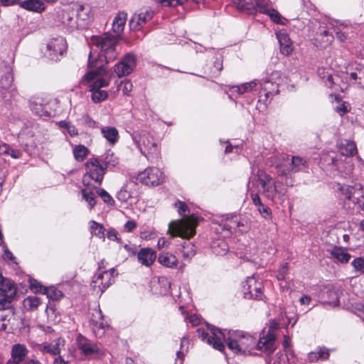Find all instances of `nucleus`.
<instances>
[{
	"mask_svg": "<svg viewBox=\"0 0 364 364\" xmlns=\"http://www.w3.org/2000/svg\"><path fill=\"white\" fill-rule=\"evenodd\" d=\"M197 332L199 338L219 351L224 350L225 341L228 347L236 354H255V338L247 333L228 331L226 333V330L223 332L212 326H208L206 330L198 328Z\"/></svg>",
	"mask_w": 364,
	"mask_h": 364,
	"instance_id": "nucleus-1",
	"label": "nucleus"
},
{
	"mask_svg": "<svg viewBox=\"0 0 364 364\" xmlns=\"http://www.w3.org/2000/svg\"><path fill=\"white\" fill-rule=\"evenodd\" d=\"M90 43L100 50L101 58L98 59L97 56L95 55L92 48L88 58L89 71L85 75L82 80L87 82H91L105 71V68L102 63L104 60L108 63L114 60L118 55L117 50L118 38L117 36L109 33L93 36L90 39Z\"/></svg>",
	"mask_w": 364,
	"mask_h": 364,
	"instance_id": "nucleus-2",
	"label": "nucleus"
},
{
	"mask_svg": "<svg viewBox=\"0 0 364 364\" xmlns=\"http://www.w3.org/2000/svg\"><path fill=\"white\" fill-rule=\"evenodd\" d=\"M259 191L267 200L274 202L278 199L282 204L285 200L287 190L281 183L275 181L266 172L259 170L257 174Z\"/></svg>",
	"mask_w": 364,
	"mask_h": 364,
	"instance_id": "nucleus-3",
	"label": "nucleus"
},
{
	"mask_svg": "<svg viewBox=\"0 0 364 364\" xmlns=\"http://www.w3.org/2000/svg\"><path fill=\"white\" fill-rule=\"evenodd\" d=\"M132 140L136 147L148 161L154 162L160 157V150L154 136L146 131L142 130L134 132Z\"/></svg>",
	"mask_w": 364,
	"mask_h": 364,
	"instance_id": "nucleus-4",
	"label": "nucleus"
},
{
	"mask_svg": "<svg viewBox=\"0 0 364 364\" xmlns=\"http://www.w3.org/2000/svg\"><path fill=\"white\" fill-rule=\"evenodd\" d=\"M198 225V218L192 215L190 217L172 221L168 225V234L172 237H180L189 240L196 235V228Z\"/></svg>",
	"mask_w": 364,
	"mask_h": 364,
	"instance_id": "nucleus-5",
	"label": "nucleus"
},
{
	"mask_svg": "<svg viewBox=\"0 0 364 364\" xmlns=\"http://www.w3.org/2000/svg\"><path fill=\"white\" fill-rule=\"evenodd\" d=\"M275 168L278 176H287L291 173H296L306 168V161L299 156H289L281 154L277 156Z\"/></svg>",
	"mask_w": 364,
	"mask_h": 364,
	"instance_id": "nucleus-6",
	"label": "nucleus"
},
{
	"mask_svg": "<svg viewBox=\"0 0 364 364\" xmlns=\"http://www.w3.org/2000/svg\"><path fill=\"white\" fill-rule=\"evenodd\" d=\"M86 173L82 182L85 186H92L91 181L100 185L105 173L106 167L98 158H90L85 164Z\"/></svg>",
	"mask_w": 364,
	"mask_h": 364,
	"instance_id": "nucleus-7",
	"label": "nucleus"
},
{
	"mask_svg": "<svg viewBox=\"0 0 364 364\" xmlns=\"http://www.w3.org/2000/svg\"><path fill=\"white\" fill-rule=\"evenodd\" d=\"M282 81V75L277 71L272 73L268 78L258 81V85L260 86L259 97H262V95L264 94V101L267 102L269 98L277 95Z\"/></svg>",
	"mask_w": 364,
	"mask_h": 364,
	"instance_id": "nucleus-8",
	"label": "nucleus"
},
{
	"mask_svg": "<svg viewBox=\"0 0 364 364\" xmlns=\"http://www.w3.org/2000/svg\"><path fill=\"white\" fill-rule=\"evenodd\" d=\"M276 326H270L267 331H262L258 341H255V350H260L267 355L272 354L277 348Z\"/></svg>",
	"mask_w": 364,
	"mask_h": 364,
	"instance_id": "nucleus-9",
	"label": "nucleus"
},
{
	"mask_svg": "<svg viewBox=\"0 0 364 364\" xmlns=\"http://www.w3.org/2000/svg\"><path fill=\"white\" fill-rule=\"evenodd\" d=\"M66 41L64 38L60 36L51 39L47 43L43 53L47 58L57 61L59 60V57L62 56L66 52Z\"/></svg>",
	"mask_w": 364,
	"mask_h": 364,
	"instance_id": "nucleus-10",
	"label": "nucleus"
},
{
	"mask_svg": "<svg viewBox=\"0 0 364 364\" xmlns=\"http://www.w3.org/2000/svg\"><path fill=\"white\" fill-rule=\"evenodd\" d=\"M115 270L112 268L95 274L92 277L91 286L95 291L104 292L114 282Z\"/></svg>",
	"mask_w": 364,
	"mask_h": 364,
	"instance_id": "nucleus-11",
	"label": "nucleus"
},
{
	"mask_svg": "<svg viewBox=\"0 0 364 364\" xmlns=\"http://www.w3.org/2000/svg\"><path fill=\"white\" fill-rule=\"evenodd\" d=\"M164 173L155 167L147 168L138 175V180L149 186H158L164 181Z\"/></svg>",
	"mask_w": 364,
	"mask_h": 364,
	"instance_id": "nucleus-12",
	"label": "nucleus"
},
{
	"mask_svg": "<svg viewBox=\"0 0 364 364\" xmlns=\"http://www.w3.org/2000/svg\"><path fill=\"white\" fill-rule=\"evenodd\" d=\"M263 285L255 277H247L242 285V293L244 297L247 299H261L263 296Z\"/></svg>",
	"mask_w": 364,
	"mask_h": 364,
	"instance_id": "nucleus-13",
	"label": "nucleus"
},
{
	"mask_svg": "<svg viewBox=\"0 0 364 364\" xmlns=\"http://www.w3.org/2000/svg\"><path fill=\"white\" fill-rule=\"evenodd\" d=\"M238 1V8L250 14H255L257 12L264 14L269 9V0H254L255 3L251 1Z\"/></svg>",
	"mask_w": 364,
	"mask_h": 364,
	"instance_id": "nucleus-14",
	"label": "nucleus"
},
{
	"mask_svg": "<svg viewBox=\"0 0 364 364\" xmlns=\"http://www.w3.org/2000/svg\"><path fill=\"white\" fill-rule=\"evenodd\" d=\"M76 345L80 352L86 357H91L100 353L98 345L81 334L76 338Z\"/></svg>",
	"mask_w": 364,
	"mask_h": 364,
	"instance_id": "nucleus-15",
	"label": "nucleus"
},
{
	"mask_svg": "<svg viewBox=\"0 0 364 364\" xmlns=\"http://www.w3.org/2000/svg\"><path fill=\"white\" fill-rule=\"evenodd\" d=\"M136 66V57L132 53H127L123 59L114 66V72L118 77L131 73Z\"/></svg>",
	"mask_w": 364,
	"mask_h": 364,
	"instance_id": "nucleus-16",
	"label": "nucleus"
},
{
	"mask_svg": "<svg viewBox=\"0 0 364 364\" xmlns=\"http://www.w3.org/2000/svg\"><path fill=\"white\" fill-rule=\"evenodd\" d=\"M109 82L103 78H97L90 85V90L92 92V99L94 102L98 103L107 99V92L101 90V87H107Z\"/></svg>",
	"mask_w": 364,
	"mask_h": 364,
	"instance_id": "nucleus-17",
	"label": "nucleus"
},
{
	"mask_svg": "<svg viewBox=\"0 0 364 364\" xmlns=\"http://www.w3.org/2000/svg\"><path fill=\"white\" fill-rule=\"evenodd\" d=\"M332 164L338 171L340 176L343 178H350L352 176L353 171V164L352 160L348 158L342 159L341 156L332 159Z\"/></svg>",
	"mask_w": 364,
	"mask_h": 364,
	"instance_id": "nucleus-18",
	"label": "nucleus"
},
{
	"mask_svg": "<svg viewBox=\"0 0 364 364\" xmlns=\"http://www.w3.org/2000/svg\"><path fill=\"white\" fill-rule=\"evenodd\" d=\"M153 16L154 13L151 10L141 11L134 14L129 21L130 28L132 30H140Z\"/></svg>",
	"mask_w": 364,
	"mask_h": 364,
	"instance_id": "nucleus-19",
	"label": "nucleus"
},
{
	"mask_svg": "<svg viewBox=\"0 0 364 364\" xmlns=\"http://www.w3.org/2000/svg\"><path fill=\"white\" fill-rule=\"evenodd\" d=\"M257 85L258 80H256L239 85H232L229 89V97H238L245 93L251 92L257 90Z\"/></svg>",
	"mask_w": 364,
	"mask_h": 364,
	"instance_id": "nucleus-20",
	"label": "nucleus"
},
{
	"mask_svg": "<svg viewBox=\"0 0 364 364\" xmlns=\"http://www.w3.org/2000/svg\"><path fill=\"white\" fill-rule=\"evenodd\" d=\"M64 341L61 338H58L52 342L47 343H41L38 345V350L42 353H49L53 355H56L60 353V347L63 346Z\"/></svg>",
	"mask_w": 364,
	"mask_h": 364,
	"instance_id": "nucleus-21",
	"label": "nucleus"
},
{
	"mask_svg": "<svg viewBox=\"0 0 364 364\" xmlns=\"http://www.w3.org/2000/svg\"><path fill=\"white\" fill-rule=\"evenodd\" d=\"M73 11H63L60 14V21L68 32H73L77 28V22L74 18Z\"/></svg>",
	"mask_w": 364,
	"mask_h": 364,
	"instance_id": "nucleus-22",
	"label": "nucleus"
},
{
	"mask_svg": "<svg viewBox=\"0 0 364 364\" xmlns=\"http://www.w3.org/2000/svg\"><path fill=\"white\" fill-rule=\"evenodd\" d=\"M156 258V252L151 248H142L137 255V259L139 263L146 267L152 265Z\"/></svg>",
	"mask_w": 364,
	"mask_h": 364,
	"instance_id": "nucleus-23",
	"label": "nucleus"
},
{
	"mask_svg": "<svg viewBox=\"0 0 364 364\" xmlns=\"http://www.w3.org/2000/svg\"><path fill=\"white\" fill-rule=\"evenodd\" d=\"M350 80L357 84L360 87L364 89V65L355 64L350 71H347Z\"/></svg>",
	"mask_w": 364,
	"mask_h": 364,
	"instance_id": "nucleus-24",
	"label": "nucleus"
},
{
	"mask_svg": "<svg viewBox=\"0 0 364 364\" xmlns=\"http://www.w3.org/2000/svg\"><path fill=\"white\" fill-rule=\"evenodd\" d=\"M277 38L280 45V50L282 54L289 55L293 50L292 42L289 35L284 31L277 33Z\"/></svg>",
	"mask_w": 364,
	"mask_h": 364,
	"instance_id": "nucleus-25",
	"label": "nucleus"
},
{
	"mask_svg": "<svg viewBox=\"0 0 364 364\" xmlns=\"http://www.w3.org/2000/svg\"><path fill=\"white\" fill-rule=\"evenodd\" d=\"M337 146L339 152L343 156H352L357 154V147L353 141L341 139Z\"/></svg>",
	"mask_w": 364,
	"mask_h": 364,
	"instance_id": "nucleus-26",
	"label": "nucleus"
},
{
	"mask_svg": "<svg viewBox=\"0 0 364 364\" xmlns=\"http://www.w3.org/2000/svg\"><path fill=\"white\" fill-rule=\"evenodd\" d=\"M16 294V289L14 283L0 274V294L7 297H14Z\"/></svg>",
	"mask_w": 364,
	"mask_h": 364,
	"instance_id": "nucleus-27",
	"label": "nucleus"
},
{
	"mask_svg": "<svg viewBox=\"0 0 364 364\" xmlns=\"http://www.w3.org/2000/svg\"><path fill=\"white\" fill-rule=\"evenodd\" d=\"M31 287L37 292H43L51 299L57 300L63 296V293L55 288H45L41 284H38L35 281L31 283Z\"/></svg>",
	"mask_w": 364,
	"mask_h": 364,
	"instance_id": "nucleus-28",
	"label": "nucleus"
},
{
	"mask_svg": "<svg viewBox=\"0 0 364 364\" xmlns=\"http://www.w3.org/2000/svg\"><path fill=\"white\" fill-rule=\"evenodd\" d=\"M127 14L124 11H119L112 22V31L118 38L123 33L127 21Z\"/></svg>",
	"mask_w": 364,
	"mask_h": 364,
	"instance_id": "nucleus-29",
	"label": "nucleus"
},
{
	"mask_svg": "<svg viewBox=\"0 0 364 364\" xmlns=\"http://www.w3.org/2000/svg\"><path fill=\"white\" fill-rule=\"evenodd\" d=\"M28 353V350L25 345L16 343L11 347L10 359L24 363Z\"/></svg>",
	"mask_w": 364,
	"mask_h": 364,
	"instance_id": "nucleus-30",
	"label": "nucleus"
},
{
	"mask_svg": "<svg viewBox=\"0 0 364 364\" xmlns=\"http://www.w3.org/2000/svg\"><path fill=\"white\" fill-rule=\"evenodd\" d=\"M0 155L11 156L14 159H18L23 156V151L6 143L0 144Z\"/></svg>",
	"mask_w": 364,
	"mask_h": 364,
	"instance_id": "nucleus-31",
	"label": "nucleus"
},
{
	"mask_svg": "<svg viewBox=\"0 0 364 364\" xmlns=\"http://www.w3.org/2000/svg\"><path fill=\"white\" fill-rule=\"evenodd\" d=\"M158 262L166 267L173 268L177 266L178 259L170 252H163L159 254Z\"/></svg>",
	"mask_w": 364,
	"mask_h": 364,
	"instance_id": "nucleus-32",
	"label": "nucleus"
},
{
	"mask_svg": "<svg viewBox=\"0 0 364 364\" xmlns=\"http://www.w3.org/2000/svg\"><path fill=\"white\" fill-rule=\"evenodd\" d=\"M328 252L334 259L341 263H348L351 258V255L347 250L340 247H334Z\"/></svg>",
	"mask_w": 364,
	"mask_h": 364,
	"instance_id": "nucleus-33",
	"label": "nucleus"
},
{
	"mask_svg": "<svg viewBox=\"0 0 364 364\" xmlns=\"http://www.w3.org/2000/svg\"><path fill=\"white\" fill-rule=\"evenodd\" d=\"M20 6L26 10L41 13L45 9L41 0H25L20 3Z\"/></svg>",
	"mask_w": 364,
	"mask_h": 364,
	"instance_id": "nucleus-34",
	"label": "nucleus"
},
{
	"mask_svg": "<svg viewBox=\"0 0 364 364\" xmlns=\"http://www.w3.org/2000/svg\"><path fill=\"white\" fill-rule=\"evenodd\" d=\"M337 188L346 198L350 200L356 190L362 189V186L360 183H355L354 186L338 183Z\"/></svg>",
	"mask_w": 364,
	"mask_h": 364,
	"instance_id": "nucleus-35",
	"label": "nucleus"
},
{
	"mask_svg": "<svg viewBox=\"0 0 364 364\" xmlns=\"http://www.w3.org/2000/svg\"><path fill=\"white\" fill-rule=\"evenodd\" d=\"M102 136L107 141L111 144H114L119 139V132L115 127H103L101 129Z\"/></svg>",
	"mask_w": 364,
	"mask_h": 364,
	"instance_id": "nucleus-36",
	"label": "nucleus"
},
{
	"mask_svg": "<svg viewBox=\"0 0 364 364\" xmlns=\"http://www.w3.org/2000/svg\"><path fill=\"white\" fill-rule=\"evenodd\" d=\"M13 79L12 73L9 70L1 76L0 91L1 92L4 98L6 97V92L4 91H6L11 87Z\"/></svg>",
	"mask_w": 364,
	"mask_h": 364,
	"instance_id": "nucleus-37",
	"label": "nucleus"
},
{
	"mask_svg": "<svg viewBox=\"0 0 364 364\" xmlns=\"http://www.w3.org/2000/svg\"><path fill=\"white\" fill-rule=\"evenodd\" d=\"M134 186L135 184L131 182L122 187L117 193V199L122 202H127L132 197V188Z\"/></svg>",
	"mask_w": 364,
	"mask_h": 364,
	"instance_id": "nucleus-38",
	"label": "nucleus"
},
{
	"mask_svg": "<svg viewBox=\"0 0 364 364\" xmlns=\"http://www.w3.org/2000/svg\"><path fill=\"white\" fill-rule=\"evenodd\" d=\"M333 39V36L330 34L328 31L324 30L323 31H321L320 33L317 34L316 38V41H318V43L317 46L325 48L326 46L331 43Z\"/></svg>",
	"mask_w": 364,
	"mask_h": 364,
	"instance_id": "nucleus-39",
	"label": "nucleus"
},
{
	"mask_svg": "<svg viewBox=\"0 0 364 364\" xmlns=\"http://www.w3.org/2000/svg\"><path fill=\"white\" fill-rule=\"evenodd\" d=\"M182 256L184 259L189 260L196 255V248L193 243L184 242L182 244Z\"/></svg>",
	"mask_w": 364,
	"mask_h": 364,
	"instance_id": "nucleus-40",
	"label": "nucleus"
},
{
	"mask_svg": "<svg viewBox=\"0 0 364 364\" xmlns=\"http://www.w3.org/2000/svg\"><path fill=\"white\" fill-rule=\"evenodd\" d=\"M90 229L92 235H95L99 238L105 237V228L102 225L92 220L90 222Z\"/></svg>",
	"mask_w": 364,
	"mask_h": 364,
	"instance_id": "nucleus-41",
	"label": "nucleus"
},
{
	"mask_svg": "<svg viewBox=\"0 0 364 364\" xmlns=\"http://www.w3.org/2000/svg\"><path fill=\"white\" fill-rule=\"evenodd\" d=\"M40 299L36 296H30L23 300V306L28 310H36L40 305Z\"/></svg>",
	"mask_w": 364,
	"mask_h": 364,
	"instance_id": "nucleus-42",
	"label": "nucleus"
},
{
	"mask_svg": "<svg viewBox=\"0 0 364 364\" xmlns=\"http://www.w3.org/2000/svg\"><path fill=\"white\" fill-rule=\"evenodd\" d=\"M88 149L83 145H77L73 149L75 159L78 161H82L88 154Z\"/></svg>",
	"mask_w": 364,
	"mask_h": 364,
	"instance_id": "nucleus-43",
	"label": "nucleus"
},
{
	"mask_svg": "<svg viewBox=\"0 0 364 364\" xmlns=\"http://www.w3.org/2000/svg\"><path fill=\"white\" fill-rule=\"evenodd\" d=\"M90 11V8L88 6H85L83 4L80 5L77 9V16L78 19L83 21H88L91 18Z\"/></svg>",
	"mask_w": 364,
	"mask_h": 364,
	"instance_id": "nucleus-44",
	"label": "nucleus"
},
{
	"mask_svg": "<svg viewBox=\"0 0 364 364\" xmlns=\"http://www.w3.org/2000/svg\"><path fill=\"white\" fill-rule=\"evenodd\" d=\"M83 198L87 202L89 207L92 209L95 205V193L86 188L82 191Z\"/></svg>",
	"mask_w": 364,
	"mask_h": 364,
	"instance_id": "nucleus-45",
	"label": "nucleus"
},
{
	"mask_svg": "<svg viewBox=\"0 0 364 364\" xmlns=\"http://www.w3.org/2000/svg\"><path fill=\"white\" fill-rule=\"evenodd\" d=\"M107 168L114 167L119 163V159L113 153H107L103 161H101Z\"/></svg>",
	"mask_w": 364,
	"mask_h": 364,
	"instance_id": "nucleus-46",
	"label": "nucleus"
},
{
	"mask_svg": "<svg viewBox=\"0 0 364 364\" xmlns=\"http://www.w3.org/2000/svg\"><path fill=\"white\" fill-rule=\"evenodd\" d=\"M107 323L104 321V319L100 321L95 323L92 325V330L94 333L99 336H101L104 334L105 328L107 327Z\"/></svg>",
	"mask_w": 364,
	"mask_h": 364,
	"instance_id": "nucleus-47",
	"label": "nucleus"
},
{
	"mask_svg": "<svg viewBox=\"0 0 364 364\" xmlns=\"http://www.w3.org/2000/svg\"><path fill=\"white\" fill-rule=\"evenodd\" d=\"M91 314L92 315L90 317V322L92 325L104 319L102 311L100 310L99 306L93 309Z\"/></svg>",
	"mask_w": 364,
	"mask_h": 364,
	"instance_id": "nucleus-48",
	"label": "nucleus"
},
{
	"mask_svg": "<svg viewBox=\"0 0 364 364\" xmlns=\"http://www.w3.org/2000/svg\"><path fill=\"white\" fill-rule=\"evenodd\" d=\"M351 264L353 267L355 271L359 272L360 274H364V258H355L351 262Z\"/></svg>",
	"mask_w": 364,
	"mask_h": 364,
	"instance_id": "nucleus-49",
	"label": "nucleus"
},
{
	"mask_svg": "<svg viewBox=\"0 0 364 364\" xmlns=\"http://www.w3.org/2000/svg\"><path fill=\"white\" fill-rule=\"evenodd\" d=\"M31 109L33 112L41 117L46 115V113H47V112L44 110L43 106L41 104H38L35 102L31 104Z\"/></svg>",
	"mask_w": 364,
	"mask_h": 364,
	"instance_id": "nucleus-50",
	"label": "nucleus"
},
{
	"mask_svg": "<svg viewBox=\"0 0 364 364\" xmlns=\"http://www.w3.org/2000/svg\"><path fill=\"white\" fill-rule=\"evenodd\" d=\"M268 15L270 18L277 23H281V16L279 13L274 9L269 8V10L264 13Z\"/></svg>",
	"mask_w": 364,
	"mask_h": 364,
	"instance_id": "nucleus-51",
	"label": "nucleus"
},
{
	"mask_svg": "<svg viewBox=\"0 0 364 364\" xmlns=\"http://www.w3.org/2000/svg\"><path fill=\"white\" fill-rule=\"evenodd\" d=\"M98 195L102 198L105 203L108 205H113L114 201L111 196L104 189H100L97 191Z\"/></svg>",
	"mask_w": 364,
	"mask_h": 364,
	"instance_id": "nucleus-52",
	"label": "nucleus"
},
{
	"mask_svg": "<svg viewBox=\"0 0 364 364\" xmlns=\"http://www.w3.org/2000/svg\"><path fill=\"white\" fill-rule=\"evenodd\" d=\"M119 88L122 90L124 95H128L133 88L132 83L128 80H125L121 82Z\"/></svg>",
	"mask_w": 364,
	"mask_h": 364,
	"instance_id": "nucleus-53",
	"label": "nucleus"
},
{
	"mask_svg": "<svg viewBox=\"0 0 364 364\" xmlns=\"http://www.w3.org/2000/svg\"><path fill=\"white\" fill-rule=\"evenodd\" d=\"M13 297L4 296L0 298V311L9 309L11 306V299Z\"/></svg>",
	"mask_w": 364,
	"mask_h": 364,
	"instance_id": "nucleus-54",
	"label": "nucleus"
},
{
	"mask_svg": "<svg viewBox=\"0 0 364 364\" xmlns=\"http://www.w3.org/2000/svg\"><path fill=\"white\" fill-rule=\"evenodd\" d=\"M187 1L188 0H161V3L166 6H176L183 4Z\"/></svg>",
	"mask_w": 364,
	"mask_h": 364,
	"instance_id": "nucleus-55",
	"label": "nucleus"
},
{
	"mask_svg": "<svg viewBox=\"0 0 364 364\" xmlns=\"http://www.w3.org/2000/svg\"><path fill=\"white\" fill-rule=\"evenodd\" d=\"M2 248H3V257L4 259H8L11 262H14L15 257H14L13 254L9 251V250L7 247V245L3 242Z\"/></svg>",
	"mask_w": 364,
	"mask_h": 364,
	"instance_id": "nucleus-56",
	"label": "nucleus"
},
{
	"mask_svg": "<svg viewBox=\"0 0 364 364\" xmlns=\"http://www.w3.org/2000/svg\"><path fill=\"white\" fill-rule=\"evenodd\" d=\"M288 271V263L283 264L278 272L277 277L279 280H283L285 279V276L287 274Z\"/></svg>",
	"mask_w": 364,
	"mask_h": 364,
	"instance_id": "nucleus-57",
	"label": "nucleus"
},
{
	"mask_svg": "<svg viewBox=\"0 0 364 364\" xmlns=\"http://www.w3.org/2000/svg\"><path fill=\"white\" fill-rule=\"evenodd\" d=\"M178 212L181 215H184L188 210V206L184 202L178 201L175 203Z\"/></svg>",
	"mask_w": 364,
	"mask_h": 364,
	"instance_id": "nucleus-58",
	"label": "nucleus"
},
{
	"mask_svg": "<svg viewBox=\"0 0 364 364\" xmlns=\"http://www.w3.org/2000/svg\"><path fill=\"white\" fill-rule=\"evenodd\" d=\"M257 210L260 213L264 214V218H269L272 215L270 208L267 206H265L263 203L262 205L257 207Z\"/></svg>",
	"mask_w": 364,
	"mask_h": 364,
	"instance_id": "nucleus-59",
	"label": "nucleus"
},
{
	"mask_svg": "<svg viewBox=\"0 0 364 364\" xmlns=\"http://www.w3.org/2000/svg\"><path fill=\"white\" fill-rule=\"evenodd\" d=\"M83 122L85 125L90 128H95L97 127V123L93 120L90 116L85 115L82 117Z\"/></svg>",
	"mask_w": 364,
	"mask_h": 364,
	"instance_id": "nucleus-60",
	"label": "nucleus"
},
{
	"mask_svg": "<svg viewBox=\"0 0 364 364\" xmlns=\"http://www.w3.org/2000/svg\"><path fill=\"white\" fill-rule=\"evenodd\" d=\"M106 235H107V237L110 240L117 241V242L120 241V238H119L117 236V232L113 228L108 230Z\"/></svg>",
	"mask_w": 364,
	"mask_h": 364,
	"instance_id": "nucleus-61",
	"label": "nucleus"
},
{
	"mask_svg": "<svg viewBox=\"0 0 364 364\" xmlns=\"http://www.w3.org/2000/svg\"><path fill=\"white\" fill-rule=\"evenodd\" d=\"M218 245L221 247V250H216L215 246H213L215 252L218 255H225L228 252V245L224 241L218 242Z\"/></svg>",
	"mask_w": 364,
	"mask_h": 364,
	"instance_id": "nucleus-62",
	"label": "nucleus"
},
{
	"mask_svg": "<svg viewBox=\"0 0 364 364\" xmlns=\"http://www.w3.org/2000/svg\"><path fill=\"white\" fill-rule=\"evenodd\" d=\"M322 78L326 86L329 87H332L333 85L335 84L334 77L331 73H327V75H323Z\"/></svg>",
	"mask_w": 364,
	"mask_h": 364,
	"instance_id": "nucleus-63",
	"label": "nucleus"
},
{
	"mask_svg": "<svg viewBox=\"0 0 364 364\" xmlns=\"http://www.w3.org/2000/svg\"><path fill=\"white\" fill-rule=\"evenodd\" d=\"M318 352V358L321 360H327L329 358V350L326 348H321Z\"/></svg>",
	"mask_w": 364,
	"mask_h": 364,
	"instance_id": "nucleus-64",
	"label": "nucleus"
}]
</instances>
